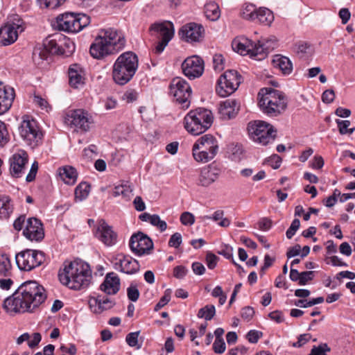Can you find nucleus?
Returning a JSON list of instances; mask_svg holds the SVG:
<instances>
[{
	"label": "nucleus",
	"mask_w": 355,
	"mask_h": 355,
	"mask_svg": "<svg viewBox=\"0 0 355 355\" xmlns=\"http://www.w3.org/2000/svg\"><path fill=\"white\" fill-rule=\"evenodd\" d=\"M46 294L42 286L35 281L21 284L16 291L6 298L3 308L9 314L32 313L46 300Z\"/></svg>",
	"instance_id": "obj_1"
},
{
	"label": "nucleus",
	"mask_w": 355,
	"mask_h": 355,
	"mask_svg": "<svg viewBox=\"0 0 355 355\" xmlns=\"http://www.w3.org/2000/svg\"><path fill=\"white\" fill-rule=\"evenodd\" d=\"M62 284L70 289L80 290L90 284L92 272L89 266L80 261L65 263L58 274Z\"/></svg>",
	"instance_id": "obj_2"
},
{
	"label": "nucleus",
	"mask_w": 355,
	"mask_h": 355,
	"mask_svg": "<svg viewBox=\"0 0 355 355\" xmlns=\"http://www.w3.org/2000/svg\"><path fill=\"white\" fill-rule=\"evenodd\" d=\"M137 55L132 51L121 54L112 66V78L120 85L128 83L135 74L138 69Z\"/></svg>",
	"instance_id": "obj_3"
},
{
	"label": "nucleus",
	"mask_w": 355,
	"mask_h": 355,
	"mask_svg": "<svg viewBox=\"0 0 355 355\" xmlns=\"http://www.w3.org/2000/svg\"><path fill=\"white\" fill-rule=\"evenodd\" d=\"M261 110L270 116H276L284 112L287 103L285 96L278 90L263 88L259 92Z\"/></svg>",
	"instance_id": "obj_4"
},
{
	"label": "nucleus",
	"mask_w": 355,
	"mask_h": 355,
	"mask_svg": "<svg viewBox=\"0 0 355 355\" xmlns=\"http://www.w3.org/2000/svg\"><path fill=\"white\" fill-rule=\"evenodd\" d=\"M213 123L210 110L198 108L189 112L184 119V128L191 135H199L209 129Z\"/></svg>",
	"instance_id": "obj_5"
},
{
	"label": "nucleus",
	"mask_w": 355,
	"mask_h": 355,
	"mask_svg": "<svg viewBox=\"0 0 355 355\" xmlns=\"http://www.w3.org/2000/svg\"><path fill=\"white\" fill-rule=\"evenodd\" d=\"M218 150L217 139L212 135L206 134L195 141L192 147V155L197 162L207 163L216 156Z\"/></svg>",
	"instance_id": "obj_6"
},
{
	"label": "nucleus",
	"mask_w": 355,
	"mask_h": 355,
	"mask_svg": "<svg viewBox=\"0 0 355 355\" xmlns=\"http://www.w3.org/2000/svg\"><path fill=\"white\" fill-rule=\"evenodd\" d=\"M250 138L257 144L266 146L275 140V132L273 127L263 121H251L248 125Z\"/></svg>",
	"instance_id": "obj_7"
},
{
	"label": "nucleus",
	"mask_w": 355,
	"mask_h": 355,
	"mask_svg": "<svg viewBox=\"0 0 355 355\" xmlns=\"http://www.w3.org/2000/svg\"><path fill=\"white\" fill-rule=\"evenodd\" d=\"M169 94L182 108L189 107L192 90L187 80L180 77L174 78L169 85Z\"/></svg>",
	"instance_id": "obj_8"
},
{
	"label": "nucleus",
	"mask_w": 355,
	"mask_h": 355,
	"mask_svg": "<svg viewBox=\"0 0 355 355\" xmlns=\"http://www.w3.org/2000/svg\"><path fill=\"white\" fill-rule=\"evenodd\" d=\"M60 30L68 33H78L89 24V17L82 13H64L57 18Z\"/></svg>",
	"instance_id": "obj_9"
},
{
	"label": "nucleus",
	"mask_w": 355,
	"mask_h": 355,
	"mask_svg": "<svg viewBox=\"0 0 355 355\" xmlns=\"http://www.w3.org/2000/svg\"><path fill=\"white\" fill-rule=\"evenodd\" d=\"M15 261L19 270L30 271L41 266L45 261V256L41 251L27 249L17 253Z\"/></svg>",
	"instance_id": "obj_10"
},
{
	"label": "nucleus",
	"mask_w": 355,
	"mask_h": 355,
	"mask_svg": "<svg viewBox=\"0 0 355 355\" xmlns=\"http://www.w3.org/2000/svg\"><path fill=\"white\" fill-rule=\"evenodd\" d=\"M241 83V76L236 71H226L217 81L216 92L221 97H226L234 93Z\"/></svg>",
	"instance_id": "obj_11"
},
{
	"label": "nucleus",
	"mask_w": 355,
	"mask_h": 355,
	"mask_svg": "<svg viewBox=\"0 0 355 355\" xmlns=\"http://www.w3.org/2000/svg\"><path fill=\"white\" fill-rule=\"evenodd\" d=\"M19 135L24 141L32 148L37 146L41 141L42 134L36 121L28 116L24 118L19 128Z\"/></svg>",
	"instance_id": "obj_12"
},
{
	"label": "nucleus",
	"mask_w": 355,
	"mask_h": 355,
	"mask_svg": "<svg viewBox=\"0 0 355 355\" xmlns=\"http://www.w3.org/2000/svg\"><path fill=\"white\" fill-rule=\"evenodd\" d=\"M64 123L76 131L87 132L92 123V118L84 110H69L65 114Z\"/></svg>",
	"instance_id": "obj_13"
},
{
	"label": "nucleus",
	"mask_w": 355,
	"mask_h": 355,
	"mask_svg": "<svg viewBox=\"0 0 355 355\" xmlns=\"http://www.w3.org/2000/svg\"><path fill=\"white\" fill-rule=\"evenodd\" d=\"M232 49L242 55H248L250 58L259 60V55H263V49L257 46L254 42L245 37H236L232 42Z\"/></svg>",
	"instance_id": "obj_14"
},
{
	"label": "nucleus",
	"mask_w": 355,
	"mask_h": 355,
	"mask_svg": "<svg viewBox=\"0 0 355 355\" xmlns=\"http://www.w3.org/2000/svg\"><path fill=\"white\" fill-rule=\"evenodd\" d=\"M94 236L107 247H112L118 241L117 234L105 220L98 222L94 230Z\"/></svg>",
	"instance_id": "obj_15"
},
{
	"label": "nucleus",
	"mask_w": 355,
	"mask_h": 355,
	"mask_svg": "<svg viewBox=\"0 0 355 355\" xmlns=\"http://www.w3.org/2000/svg\"><path fill=\"white\" fill-rule=\"evenodd\" d=\"M130 248L136 255L143 256L150 253L153 248V243L147 235L139 232L131 236Z\"/></svg>",
	"instance_id": "obj_16"
},
{
	"label": "nucleus",
	"mask_w": 355,
	"mask_h": 355,
	"mask_svg": "<svg viewBox=\"0 0 355 355\" xmlns=\"http://www.w3.org/2000/svg\"><path fill=\"white\" fill-rule=\"evenodd\" d=\"M98 35L110 46L117 52L121 50L125 44V39L123 34L113 28L101 29Z\"/></svg>",
	"instance_id": "obj_17"
},
{
	"label": "nucleus",
	"mask_w": 355,
	"mask_h": 355,
	"mask_svg": "<svg viewBox=\"0 0 355 355\" xmlns=\"http://www.w3.org/2000/svg\"><path fill=\"white\" fill-rule=\"evenodd\" d=\"M28 157L24 150H19L15 153L9 159L10 172L14 178H21L26 172Z\"/></svg>",
	"instance_id": "obj_18"
},
{
	"label": "nucleus",
	"mask_w": 355,
	"mask_h": 355,
	"mask_svg": "<svg viewBox=\"0 0 355 355\" xmlns=\"http://www.w3.org/2000/svg\"><path fill=\"white\" fill-rule=\"evenodd\" d=\"M204 67L203 60L198 55L188 57L182 64V71L189 79L201 76L204 71Z\"/></svg>",
	"instance_id": "obj_19"
},
{
	"label": "nucleus",
	"mask_w": 355,
	"mask_h": 355,
	"mask_svg": "<svg viewBox=\"0 0 355 355\" xmlns=\"http://www.w3.org/2000/svg\"><path fill=\"white\" fill-rule=\"evenodd\" d=\"M112 263L116 270L125 274L132 275L139 270L138 261L129 255L116 254L113 257Z\"/></svg>",
	"instance_id": "obj_20"
},
{
	"label": "nucleus",
	"mask_w": 355,
	"mask_h": 355,
	"mask_svg": "<svg viewBox=\"0 0 355 355\" xmlns=\"http://www.w3.org/2000/svg\"><path fill=\"white\" fill-rule=\"evenodd\" d=\"M149 33L158 40L171 41L175 33L173 24L169 21H156L150 26Z\"/></svg>",
	"instance_id": "obj_21"
},
{
	"label": "nucleus",
	"mask_w": 355,
	"mask_h": 355,
	"mask_svg": "<svg viewBox=\"0 0 355 355\" xmlns=\"http://www.w3.org/2000/svg\"><path fill=\"white\" fill-rule=\"evenodd\" d=\"M24 28L19 23H8L0 28V44L8 46L13 44L18 38L19 33L23 32Z\"/></svg>",
	"instance_id": "obj_22"
},
{
	"label": "nucleus",
	"mask_w": 355,
	"mask_h": 355,
	"mask_svg": "<svg viewBox=\"0 0 355 355\" xmlns=\"http://www.w3.org/2000/svg\"><path fill=\"white\" fill-rule=\"evenodd\" d=\"M220 175V169L216 165L212 164L205 166L200 171L197 184L202 187H208L218 179Z\"/></svg>",
	"instance_id": "obj_23"
},
{
	"label": "nucleus",
	"mask_w": 355,
	"mask_h": 355,
	"mask_svg": "<svg viewBox=\"0 0 355 355\" xmlns=\"http://www.w3.org/2000/svg\"><path fill=\"white\" fill-rule=\"evenodd\" d=\"M203 27L196 23L184 25L179 31L182 40L187 42H198L202 37Z\"/></svg>",
	"instance_id": "obj_24"
},
{
	"label": "nucleus",
	"mask_w": 355,
	"mask_h": 355,
	"mask_svg": "<svg viewBox=\"0 0 355 355\" xmlns=\"http://www.w3.org/2000/svg\"><path fill=\"white\" fill-rule=\"evenodd\" d=\"M58 34H55L48 37L43 43V48L36 49L34 51V55L38 53L40 58L44 60H47L49 54H58L60 48V38L58 37Z\"/></svg>",
	"instance_id": "obj_25"
},
{
	"label": "nucleus",
	"mask_w": 355,
	"mask_h": 355,
	"mask_svg": "<svg viewBox=\"0 0 355 355\" xmlns=\"http://www.w3.org/2000/svg\"><path fill=\"white\" fill-rule=\"evenodd\" d=\"M24 235L31 241H39L44 238V233L41 222L35 218H31L26 221V227L23 231Z\"/></svg>",
	"instance_id": "obj_26"
},
{
	"label": "nucleus",
	"mask_w": 355,
	"mask_h": 355,
	"mask_svg": "<svg viewBox=\"0 0 355 355\" xmlns=\"http://www.w3.org/2000/svg\"><path fill=\"white\" fill-rule=\"evenodd\" d=\"M89 53L96 59H101L108 55L114 53V51L102 39L99 35L92 44Z\"/></svg>",
	"instance_id": "obj_27"
},
{
	"label": "nucleus",
	"mask_w": 355,
	"mask_h": 355,
	"mask_svg": "<svg viewBox=\"0 0 355 355\" xmlns=\"http://www.w3.org/2000/svg\"><path fill=\"white\" fill-rule=\"evenodd\" d=\"M90 310L96 314L109 310L114 305V302L106 296L97 295L90 297L88 300Z\"/></svg>",
	"instance_id": "obj_28"
},
{
	"label": "nucleus",
	"mask_w": 355,
	"mask_h": 355,
	"mask_svg": "<svg viewBox=\"0 0 355 355\" xmlns=\"http://www.w3.org/2000/svg\"><path fill=\"white\" fill-rule=\"evenodd\" d=\"M239 110V104L234 99H227L220 103L218 114L223 120L234 118Z\"/></svg>",
	"instance_id": "obj_29"
},
{
	"label": "nucleus",
	"mask_w": 355,
	"mask_h": 355,
	"mask_svg": "<svg viewBox=\"0 0 355 355\" xmlns=\"http://www.w3.org/2000/svg\"><path fill=\"white\" fill-rule=\"evenodd\" d=\"M120 279L114 272L107 273L100 286L101 290L107 295H115L120 289Z\"/></svg>",
	"instance_id": "obj_30"
},
{
	"label": "nucleus",
	"mask_w": 355,
	"mask_h": 355,
	"mask_svg": "<svg viewBox=\"0 0 355 355\" xmlns=\"http://www.w3.org/2000/svg\"><path fill=\"white\" fill-rule=\"evenodd\" d=\"M68 75L71 87L79 88L85 84V72L80 64H71L68 69Z\"/></svg>",
	"instance_id": "obj_31"
},
{
	"label": "nucleus",
	"mask_w": 355,
	"mask_h": 355,
	"mask_svg": "<svg viewBox=\"0 0 355 355\" xmlns=\"http://www.w3.org/2000/svg\"><path fill=\"white\" fill-rule=\"evenodd\" d=\"M14 98L13 88L10 87L0 88V115L6 113L10 108Z\"/></svg>",
	"instance_id": "obj_32"
},
{
	"label": "nucleus",
	"mask_w": 355,
	"mask_h": 355,
	"mask_svg": "<svg viewBox=\"0 0 355 355\" xmlns=\"http://www.w3.org/2000/svg\"><path fill=\"white\" fill-rule=\"evenodd\" d=\"M15 209L14 202L7 195H0V218L8 219Z\"/></svg>",
	"instance_id": "obj_33"
},
{
	"label": "nucleus",
	"mask_w": 355,
	"mask_h": 355,
	"mask_svg": "<svg viewBox=\"0 0 355 355\" xmlns=\"http://www.w3.org/2000/svg\"><path fill=\"white\" fill-rule=\"evenodd\" d=\"M254 22L267 26H270L275 19L273 12L266 7L258 8Z\"/></svg>",
	"instance_id": "obj_34"
},
{
	"label": "nucleus",
	"mask_w": 355,
	"mask_h": 355,
	"mask_svg": "<svg viewBox=\"0 0 355 355\" xmlns=\"http://www.w3.org/2000/svg\"><path fill=\"white\" fill-rule=\"evenodd\" d=\"M58 37L60 38V40H58L60 42L58 55H62L66 57L71 55L75 51L74 42L62 34L58 33Z\"/></svg>",
	"instance_id": "obj_35"
},
{
	"label": "nucleus",
	"mask_w": 355,
	"mask_h": 355,
	"mask_svg": "<svg viewBox=\"0 0 355 355\" xmlns=\"http://www.w3.org/2000/svg\"><path fill=\"white\" fill-rule=\"evenodd\" d=\"M59 176L67 184H73L77 180L76 170L70 166H64L58 170Z\"/></svg>",
	"instance_id": "obj_36"
},
{
	"label": "nucleus",
	"mask_w": 355,
	"mask_h": 355,
	"mask_svg": "<svg viewBox=\"0 0 355 355\" xmlns=\"http://www.w3.org/2000/svg\"><path fill=\"white\" fill-rule=\"evenodd\" d=\"M274 66L279 69L284 74H290L293 70V64L288 58L276 55L272 60Z\"/></svg>",
	"instance_id": "obj_37"
},
{
	"label": "nucleus",
	"mask_w": 355,
	"mask_h": 355,
	"mask_svg": "<svg viewBox=\"0 0 355 355\" xmlns=\"http://www.w3.org/2000/svg\"><path fill=\"white\" fill-rule=\"evenodd\" d=\"M204 13L206 18L210 21H217L220 17L219 6L214 1L207 2L204 6Z\"/></svg>",
	"instance_id": "obj_38"
},
{
	"label": "nucleus",
	"mask_w": 355,
	"mask_h": 355,
	"mask_svg": "<svg viewBox=\"0 0 355 355\" xmlns=\"http://www.w3.org/2000/svg\"><path fill=\"white\" fill-rule=\"evenodd\" d=\"M257 44V46H261L263 50V55L259 56V60H261L266 57L270 51L277 47V40L275 37H272L263 41L258 40Z\"/></svg>",
	"instance_id": "obj_39"
},
{
	"label": "nucleus",
	"mask_w": 355,
	"mask_h": 355,
	"mask_svg": "<svg viewBox=\"0 0 355 355\" xmlns=\"http://www.w3.org/2000/svg\"><path fill=\"white\" fill-rule=\"evenodd\" d=\"M132 191L130 184L128 181H121L120 184L115 185L112 196L114 197L122 196L124 198H129Z\"/></svg>",
	"instance_id": "obj_40"
},
{
	"label": "nucleus",
	"mask_w": 355,
	"mask_h": 355,
	"mask_svg": "<svg viewBox=\"0 0 355 355\" xmlns=\"http://www.w3.org/2000/svg\"><path fill=\"white\" fill-rule=\"evenodd\" d=\"M258 8L252 3H245L242 6L240 11L241 17L248 21H255L256 13Z\"/></svg>",
	"instance_id": "obj_41"
},
{
	"label": "nucleus",
	"mask_w": 355,
	"mask_h": 355,
	"mask_svg": "<svg viewBox=\"0 0 355 355\" xmlns=\"http://www.w3.org/2000/svg\"><path fill=\"white\" fill-rule=\"evenodd\" d=\"M229 158L234 162H239L244 157V150L241 145L232 144L228 147Z\"/></svg>",
	"instance_id": "obj_42"
},
{
	"label": "nucleus",
	"mask_w": 355,
	"mask_h": 355,
	"mask_svg": "<svg viewBox=\"0 0 355 355\" xmlns=\"http://www.w3.org/2000/svg\"><path fill=\"white\" fill-rule=\"evenodd\" d=\"M12 273V264L6 254H0V276H9Z\"/></svg>",
	"instance_id": "obj_43"
},
{
	"label": "nucleus",
	"mask_w": 355,
	"mask_h": 355,
	"mask_svg": "<svg viewBox=\"0 0 355 355\" xmlns=\"http://www.w3.org/2000/svg\"><path fill=\"white\" fill-rule=\"evenodd\" d=\"M310 248L308 245H305L303 248H301V246L298 244L294 245L287 252V257L288 259L300 256L301 257H304L309 254Z\"/></svg>",
	"instance_id": "obj_44"
},
{
	"label": "nucleus",
	"mask_w": 355,
	"mask_h": 355,
	"mask_svg": "<svg viewBox=\"0 0 355 355\" xmlns=\"http://www.w3.org/2000/svg\"><path fill=\"white\" fill-rule=\"evenodd\" d=\"M90 186L86 182H82L75 189V198L76 200L82 201L89 195Z\"/></svg>",
	"instance_id": "obj_45"
},
{
	"label": "nucleus",
	"mask_w": 355,
	"mask_h": 355,
	"mask_svg": "<svg viewBox=\"0 0 355 355\" xmlns=\"http://www.w3.org/2000/svg\"><path fill=\"white\" fill-rule=\"evenodd\" d=\"M216 313L215 306L212 304H208L201 308L197 314L199 318H204L206 320H210Z\"/></svg>",
	"instance_id": "obj_46"
},
{
	"label": "nucleus",
	"mask_w": 355,
	"mask_h": 355,
	"mask_svg": "<svg viewBox=\"0 0 355 355\" xmlns=\"http://www.w3.org/2000/svg\"><path fill=\"white\" fill-rule=\"evenodd\" d=\"M40 8L53 10L61 6L66 0H37Z\"/></svg>",
	"instance_id": "obj_47"
},
{
	"label": "nucleus",
	"mask_w": 355,
	"mask_h": 355,
	"mask_svg": "<svg viewBox=\"0 0 355 355\" xmlns=\"http://www.w3.org/2000/svg\"><path fill=\"white\" fill-rule=\"evenodd\" d=\"M171 293L172 291L170 288L165 290L164 295L161 297L159 301L157 303V304L155 306L154 310L155 311H159L170 302L171 298Z\"/></svg>",
	"instance_id": "obj_48"
},
{
	"label": "nucleus",
	"mask_w": 355,
	"mask_h": 355,
	"mask_svg": "<svg viewBox=\"0 0 355 355\" xmlns=\"http://www.w3.org/2000/svg\"><path fill=\"white\" fill-rule=\"evenodd\" d=\"M336 123L338 124L339 132L341 135H345L347 133L352 134L355 130L354 128L348 129L350 125V121L348 120L341 121L338 119L336 120Z\"/></svg>",
	"instance_id": "obj_49"
},
{
	"label": "nucleus",
	"mask_w": 355,
	"mask_h": 355,
	"mask_svg": "<svg viewBox=\"0 0 355 355\" xmlns=\"http://www.w3.org/2000/svg\"><path fill=\"white\" fill-rule=\"evenodd\" d=\"M309 49V46L306 42L300 41L295 45L294 51L299 57L303 58L308 52Z\"/></svg>",
	"instance_id": "obj_50"
},
{
	"label": "nucleus",
	"mask_w": 355,
	"mask_h": 355,
	"mask_svg": "<svg viewBox=\"0 0 355 355\" xmlns=\"http://www.w3.org/2000/svg\"><path fill=\"white\" fill-rule=\"evenodd\" d=\"M12 272L9 276H0V288L8 291L13 285Z\"/></svg>",
	"instance_id": "obj_51"
},
{
	"label": "nucleus",
	"mask_w": 355,
	"mask_h": 355,
	"mask_svg": "<svg viewBox=\"0 0 355 355\" xmlns=\"http://www.w3.org/2000/svg\"><path fill=\"white\" fill-rule=\"evenodd\" d=\"M139 331L131 332L126 336L125 341L130 347H137V349L141 347L138 345V337Z\"/></svg>",
	"instance_id": "obj_52"
},
{
	"label": "nucleus",
	"mask_w": 355,
	"mask_h": 355,
	"mask_svg": "<svg viewBox=\"0 0 355 355\" xmlns=\"http://www.w3.org/2000/svg\"><path fill=\"white\" fill-rule=\"evenodd\" d=\"M331 351V348L327 343H321L318 346L312 347V355H327Z\"/></svg>",
	"instance_id": "obj_53"
},
{
	"label": "nucleus",
	"mask_w": 355,
	"mask_h": 355,
	"mask_svg": "<svg viewBox=\"0 0 355 355\" xmlns=\"http://www.w3.org/2000/svg\"><path fill=\"white\" fill-rule=\"evenodd\" d=\"M150 224L156 227L161 232H164L167 229L166 223L164 220H162L159 216L157 214H153Z\"/></svg>",
	"instance_id": "obj_54"
},
{
	"label": "nucleus",
	"mask_w": 355,
	"mask_h": 355,
	"mask_svg": "<svg viewBox=\"0 0 355 355\" xmlns=\"http://www.w3.org/2000/svg\"><path fill=\"white\" fill-rule=\"evenodd\" d=\"M180 220L182 225L187 226H191L195 223L193 214L189 211L183 212L180 216Z\"/></svg>",
	"instance_id": "obj_55"
},
{
	"label": "nucleus",
	"mask_w": 355,
	"mask_h": 355,
	"mask_svg": "<svg viewBox=\"0 0 355 355\" xmlns=\"http://www.w3.org/2000/svg\"><path fill=\"white\" fill-rule=\"evenodd\" d=\"M224 58L221 54H216L213 57V67L215 71H220L224 69Z\"/></svg>",
	"instance_id": "obj_56"
},
{
	"label": "nucleus",
	"mask_w": 355,
	"mask_h": 355,
	"mask_svg": "<svg viewBox=\"0 0 355 355\" xmlns=\"http://www.w3.org/2000/svg\"><path fill=\"white\" fill-rule=\"evenodd\" d=\"M138 94L132 89H128L122 96V100L128 103H132L137 99Z\"/></svg>",
	"instance_id": "obj_57"
},
{
	"label": "nucleus",
	"mask_w": 355,
	"mask_h": 355,
	"mask_svg": "<svg viewBox=\"0 0 355 355\" xmlns=\"http://www.w3.org/2000/svg\"><path fill=\"white\" fill-rule=\"evenodd\" d=\"M311 340V334H301L297 338V341L291 344L293 347H302Z\"/></svg>",
	"instance_id": "obj_58"
},
{
	"label": "nucleus",
	"mask_w": 355,
	"mask_h": 355,
	"mask_svg": "<svg viewBox=\"0 0 355 355\" xmlns=\"http://www.w3.org/2000/svg\"><path fill=\"white\" fill-rule=\"evenodd\" d=\"M300 226V220L297 218H295L291 223V226L287 230L286 232V237L288 239H291L296 233L297 230L299 229Z\"/></svg>",
	"instance_id": "obj_59"
},
{
	"label": "nucleus",
	"mask_w": 355,
	"mask_h": 355,
	"mask_svg": "<svg viewBox=\"0 0 355 355\" xmlns=\"http://www.w3.org/2000/svg\"><path fill=\"white\" fill-rule=\"evenodd\" d=\"M127 295L130 300L136 302L139 297V292L137 286L131 284L127 289Z\"/></svg>",
	"instance_id": "obj_60"
},
{
	"label": "nucleus",
	"mask_w": 355,
	"mask_h": 355,
	"mask_svg": "<svg viewBox=\"0 0 355 355\" xmlns=\"http://www.w3.org/2000/svg\"><path fill=\"white\" fill-rule=\"evenodd\" d=\"M218 253L227 259L233 258V248L229 245H223Z\"/></svg>",
	"instance_id": "obj_61"
},
{
	"label": "nucleus",
	"mask_w": 355,
	"mask_h": 355,
	"mask_svg": "<svg viewBox=\"0 0 355 355\" xmlns=\"http://www.w3.org/2000/svg\"><path fill=\"white\" fill-rule=\"evenodd\" d=\"M218 257L211 252H208L206 255V263L209 269H214L218 263Z\"/></svg>",
	"instance_id": "obj_62"
},
{
	"label": "nucleus",
	"mask_w": 355,
	"mask_h": 355,
	"mask_svg": "<svg viewBox=\"0 0 355 355\" xmlns=\"http://www.w3.org/2000/svg\"><path fill=\"white\" fill-rule=\"evenodd\" d=\"M213 349L216 354H223L226 349L225 343L223 339H215L213 344Z\"/></svg>",
	"instance_id": "obj_63"
},
{
	"label": "nucleus",
	"mask_w": 355,
	"mask_h": 355,
	"mask_svg": "<svg viewBox=\"0 0 355 355\" xmlns=\"http://www.w3.org/2000/svg\"><path fill=\"white\" fill-rule=\"evenodd\" d=\"M182 243V236L180 233L176 232L171 235L169 241L168 245L175 248H178Z\"/></svg>",
	"instance_id": "obj_64"
}]
</instances>
